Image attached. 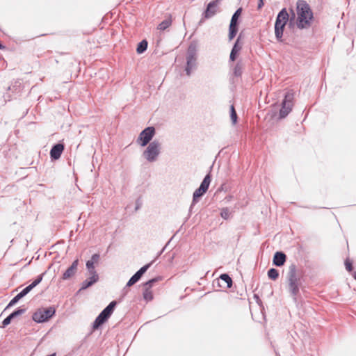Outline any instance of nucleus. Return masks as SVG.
<instances>
[{"instance_id":"f257e3e1","label":"nucleus","mask_w":356,"mask_h":356,"mask_svg":"<svg viewBox=\"0 0 356 356\" xmlns=\"http://www.w3.org/2000/svg\"><path fill=\"white\" fill-rule=\"evenodd\" d=\"M297 27L300 29H308L311 26L314 18L313 12L309 5L304 0H298L296 3Z\"/></svg>"},{"instance_id":"ea45409f","label":"nucleus","mask_w":356,"mask_h":356,"mask_svg":"<svg viewBox=\"0 0 356 356\" xmlns=\"http://www.w3.org/2000/svg\"><path fill=\"white\" fill-rule=\"evenodd\" d=\"M291 13H292V16H291V21L292 19H295V17H296L295 13H294V11H293V10H291Z\"/></svg>"},{"instance_id":"cd10ccee","label":"nucleus","mask_w":356,"mask_h":356,"mask_svg":"<svg viewBox=\"0 0 356 356\" xmlns=\"http://www.w3.org/2000/svg\"><path fill=\"white\" fill-rule=\"evenodd\" d=\"M143 296V298L146 301H150L153 299V293H152V291H151V289L144 288Z\"/></svg>"},{"instance_id":"58836bf2","label":"nucleus","mask_w":356,"mask_h":356,"mask_svg":"<svg viewBox=\"0 0 356 356\" xmlns=\"http://www.w3.org/2000/svg\"><path fill=\"white\" fill-rule=\"evenodd\" d=\"M140 200H137L136 201V210H138L140 207Z\"/></svg>"},{"instance_id":"1a4fd4ad","label":"nucleus","mask_w":356,"mask_h":356,"mask_svg":"<svg viewBox=\"0 0 356 356\" xmlns=\"http://www.w3.org/2000/svg\"><path fill=\"white\" fill-rule=\"evenodd\" d=\"M155 134V129L154 127H148L143 130L137 139V143L142 147L149 144L151 140Z\"/></svg>"},{"instance_id":"c9c22d12","label":"nucleus","mask_w":356,"mask_h":356,"mask_svg":"<svg viewBox=\"0 0 356 356\" xmlns=\"http://www.w3.org/2000/svg\"><path fill=\"white\" fill-rule=\"evenodd\" d=\"M345 265H346V270L348 272H350L352 270V269H353L352 264L350 261L346 260V262H345Z\"/></svg>"},{"instance_id":"4c0bfd02","label":"nucleus","mask_w":356,"mask_h":356,"mask_svg":"<svg viewBox=\"0 0 356 356\" xmlns=\"http://www.w3.org/2000/svg\"><path fill=\"white\" fill-rule=\"evenodd\" d=\"M264 1L263 0H259L257 8L259 10L261 9L264 6Z\"/></svg>"},{"instance_id":"7ed1b4c3","label":"nucleus","mask_w":356,"mask_h":356,"mask_svg":"<svg viewBox=\"0 0 356 356\" xmlns=\"http://www.w3.org/2000/svg\"><path fill=\"white\" fill-rule=\"evenodd\" d=\"M197 44L191 42L188 47L186 53V66L185 71L188 76H190L191 72L196 68L197 66Z\"/></svg>"},{"instance_id":"0eeeda50","label":"nucleus","mask_w":356,"mask_h":356,"mask_svg":"<svg viewBox=\"0 0 356 356\" xmlns=\"http://www.w3.org/2000/svg\"><path fill=\"white\" fill-rule=\"evenodd\" d=\"M54 307L41 308L33 313L32 318L36 323H43L48 321L55 314Z\"/></svg>"},{"instance_id":"a19ab883","label":"nucleus","mask_w":356,"mask_h":356,"mask_svg":"<svg viewBox=\"0 0 356 356\" xmlns=\"http://www.w3.org/2000/svg\"><path fill=\"white\" fill-rule=\"evenodd\" d=\"M5 48V47L0 43V49H3Z\"/></svg>"},{"instance_id":"4468645a","label":"nucleus","mask_w":356,"mask_h":356,"mask_svg":"<svg viewBox=\"0 0 356 356\" xmlns=\"http://www.w3.org/2000/svg\"><path fill=\"white\" fill-rule=\"evenodd\" d=\"M64 150V145L62 143H58L54 145L51 151H50V156L51 159L57 160L58 159L63 152Z\"/></svg>"},{"instance_id":"a211bd4d","label":"nucleus","mask_w":356,"mask_h":356,"mask_svg":"<svg viewBox=\"0 0 356 356\" xmlns=\"http://www.w3.org/2000/svg\"><path fill=\"white\" fill-rule=\"evenodd\" d=\"M285 24H283V23H278L277 22H275V37H276V39L278 40V41H282V36H283V31H284V29L285 27Z\"/></svg>"},{"instance_id":"9b49d317","label":"nucleus","mask_w":356,"mask_h":356,"mask_svg":"<svg viewBox=\"0 0 356 356\" xmlns=\"http://www.w3.org/2000/svg\"><path fill=\"white\" fill-rule=\"evenodd\" d=\"M219 4L220 2L218 0H214L209 3L206 10L203 13V17L204 19H209L213 17L219 11Z\"/></svg>"},{"instance_id":"dca6fc26","label":"nucleus","mask_w":356,"mask_h":356,"mask_svg":"<svg viewBox=\"0 0 356 356\" xmlns=\"http://www.w3.org/2000/svg\"><path fill=\"white\" fill-rule=\"evenodd\" d=\"M31 290L26 286L20 293L15 296L8 303L7 308L15 305L21 298L27 295Z\"/></svg>"},{"instance_id":"e433bc0d","label":"nucleus","mask_w":356,"mask_h":356,"mask_svg":"<svg viewBox=\"0 0 356 356\" xmlns=\"http://www.w3.org/2000/svg\"><path fill=\"white\" fill-rule=\"evenodd\" d=\"M99 259V255L98 254H94L92 256L91 259L90 261H93V264H94L95 262L98 261Z\"/></svg>"},{"instance_id":"5701e85b","label":"nucleus","mask_w":356,"mask_h":356,"mask_svg":"<svg viewBox=\"0 0 356 356\" xmlns=\"http://www.w3.org/2000/svg\"><path fill=\"white\" fill-rule=\"evenodd\" d=\"M147 48V42L145 40H142L138 44L136 51L138 54H140L145 52Z\"/></svg>"},{"instance_id":"f03ea898","label":"nucleus","mask_w":356,"mask_h":356,"mask_svg":"<svg viewBox=\"0 0 356 356\" xmlns=\"http://www.w3.org/2000/svg\"><path fill=\"white\" fill-rule=\"evenodd\" d=\"M288 290L295 302L297 300V296L300 292L301 286L300 278L297 275V268L295 264H291L287 273Z\"/></svg>"},{"instance_id":"72a5a7b5","label":"nucleus","mask_w":356,"mask_h":356,"mask_svg":"<svg viewBox=\"0 0 356 356\" xmlns=\"http://www.w3.org/2000/svg\"><path fill=\"white\" fill-rule=\"evenodd\" d=\"M25 312H26V309L18 308L17 309L14 311L13 313H11L10 315L14 318L19 315L24 314Z\"/></svg>"},{"instance_id":"b1692460","label":"nucleus","mask_w":356,"mask_h":356,"mask_svg":"<svg viewBox=\"0 0 356 356\" xmlns=\"http://www.w3.org/2000/svg\"><path fill=\"white\" fill-rule=\"evenodd\" d=\"M86 268L89 272L90 276H95V275H97L95 269V265L93 264V261H88L86 262Z\"/></svg>"},{"instance_id":"f704fd0d","label":"nucleus","mask_w":356,"mask_h":356,"mask_svg":"<svg viewBox=\"0 0 356 356\" xmlns=\"http://www.w3.org/2000/svg\"><path fill=\"white\" fill-rule=\"evenodd\" d=\"M13 319V318L11 316V315L10 314L9 316H8L2 322V327H5L6 326L8 325L11 321Z\"/></svg>"},{"instance_id":"6ab92c4d","label":"nucleus","mask_w":356,"mask_h":356,"mask_svg":"<svg viewBox=\"0 0 356 356\" xmlns=\"http://www.w3.org/2000/svg\"><path fill=\"white\" fill-rule=\"evenodd\" d=\"M289 18V15L287 13L286 8H283L281 10V11L278 13L276 21L278 23H283L286 24Z\"/></svg>"},{"instance_id":"9d476101","label":"nucleus","mask_w":356,"mask_h":356,"mask_svg":"<svg viewBox=\"0 0 356 356\" xmlns=\"http://www.w3.org/2000/svg\"><path fill=\"white\" fill-rule=\"evenodd\" d=\"M242 12V8H238L233 14L229 27V40H232L238 31V19Z\"/></svg>"},{"instance_id":"2f4dec72","label":"nucleus","mask_w":356,"mask_h":356,"mask_svg":"<svg viewBox=\"0 0 356 356\" xmlns=\"http://www.w3.org/2000/svg\"><path fill=\"white\" fill-rule=\"evenodd\" d=\"M230 215H231V213L228 208H223L221 210L220 216L225 220H227L228 218H229Z\"/></svg>"},{"instance_id":"393cba45","label":"nucleus","mask_w":356,"mask_h":356,"mask_svg":"<svg viewBox=\"0 0 356 356\" xmlns=\"http://www.w3.org/2000/svg\"><path fill=\"white\" fill-rule=\"evenodd\" d=\"M172 24V21L170 19H166L165 20H163V22H161L159 26H158V29H159L160 31H164L167 28H168Z\"/></svg>"},{"instance_id":"f3484780","label":"nucleus","mask_w":356,"mask_h":356,"mask_svg":"<svg viewBox=\"0 0 356 356\" xmlns=\"http://www.w3.org/2000/svg\"><path fill=\"white\" fill-rule=\"evenodd\" d=\"M99 280L98 275H95V276H90L89 278L86 279L81 283V287L80 290H85L88 287L91 286L92 284L96 283Z\"/></svg>"},{"instance_id":"39448f33","label":"nucleus","mask_w":356,"mask_h":356,"mask_svg":"<svg viewBox=\"0 0 356 356\" xmlns=\"http://www.w3.org/2000/svg\"><path fill=\"white\" fill-rule=\"evenodd\" d=\"M117 302L113 300L111 302L109 305L102 311V312L98 315L93 323L94 329H97L100 325H102L108 320V318L113 314Z\"/></svg>"},{"instance_id":"bb28decb","label":"nucleus","mask_w":356,"mask_h":356,"mask_svg":"<svg viewBox=\"0 0 356 356\" xmlns=\"http://www.w3.org/2000/svg\"><path fill=\"white\" fill-rule=\"evenodd\" d=\"M268 276L273 280H276L279 277L278 270L275 268H270L268 271Z\"/></svg>"},{"instance_id":"4be33fe9","label":"nucleus","mask_w":356,"mask_h":356,"mask_svg":"<svg viewBox=\"0 0 356 356\" xmlns=\"http://www.w3.org/2000/svg\"><path fill=\"white\" fill-rule=\"evenodd\" d=\"M211 182V176L209 174L207 175L202 181L200 188L202 191H207Z\"/></svg>"},{"instance_id":"473e14b6","label":"nucleus","mask_w":356,"mask_h":356,"mask_svg":"<svg viewBox=\"0 0 356 356\" xmlns=\"http://www.w3.org/2000/svg\"><path fill=\"white\" fill-rule=\"evenodd\" d=\"M159 277L153 278L144 284V288L151 289L153 284L159 280Z\"/></svg>"},{"instance_id":"f8f14e48","label":"nucleus","mask_w":356,"mask_h":356,"mask_svg":"<svg viewBox=\"0 0 356 356\" xmlns=\"http://www.w3.org/2000/svg\"><path fill=\"white\" fill-rule=\"evenodd\" d=\"M151 264H147L140 268L128 281L127 286H131L136 283L142 277V275L149 269Z\"/></svg>"},{"instance_id":"412c9836","label":"nucleus","mask_w":356,"mask_h":356,"mask_svg":"<svg viewBox=\"0 0 356 356\" xmlns=\"http://www.w3.org/2000/svg\"><path fill=\"white\" fill-rule=\"evenodd\" d=\"M206 192L207 191L204 190L202 191L200 187L195 191L193 195V202L191 206V209L198 201L197 199L202 197Z\"/></svg>"},{"instance_id":"6e6552de","label":"nucleus","mask_w":356,"mask_h":356,"mask_svg":"<svg viewBox=\"0 0 356 356\" xmlns=\"http://www.w3.org/2000/svg\"><path fill=\"white\" fill-rule=\"evenodd\" d=\"M293 93L287 92L284 96V99L282 103V108L280 111V118H284L291 111L293 104Z\"/></svg>"},{"instance_id":"aec40b11","label":"nucleus","mask_w":356,"mask_h":356,"mask_svg":"<svg viewBox=\"0 0 356 356\" xmlns=\"http://www.w3.org/2000/svg\"><path fill=\"white\" fill-rule=\"evenodd\" d=\"M238 41H239V38H238V39L236 40V42L234 44V47H232V49L231 51L230 56H229V59L232 61H234L235 60V59L236 58V56H237L238 53L241 49V46L239 45Z\"/></svg>"},{"instance_id":"a878e982","label":"nucleus","mask_w":356,"mask_h":356,"mask_svg":"<svg viewBox=\"0 0 356 356\" xmlns=\"http://www.w3.org/2000/svg\"><path fill=\"white\" fill-rule=\"evenodd\" d=\"M220 279L227 284V288H230L232 285V280L227 274H222Z\"/></svg>"},{"instance_id":"ddd939ff","label":"nucleus","mask_w":356,"mask_h":356,"mask_svg":"<svg viewBox=\"0 0 356 356\" xmlns=\"http://www.w3.org/2000/svg\"><path fill=\"white\" fill-rule=\"evenodd\" d=\"M79 264V260H74L72 265L65 270V272L62 275V279L63 280H68L74 276L77 270V267Z\"/></svg>"},{"instance_id":"c756f323","label":"nucleus","mask_w":356,"mask_h":356,"mask_svg":"<svg viewBox=\"0 0 356 356\" xmlns=\"http://www.w3.org/2000/svg\"><path fill=\"white\" fill-rule=\"evenodd\" d=\"M243 72V66L241 63H237L234 68V74L236 76H241Z\"/></svg>"},{"instance_id":"79ce46f5","label":"nucleus","mask_w":356,"mask_h":356,"mask_svg":"<svg viewBox=\"0 0 356 356\" xmlns=\"http://www.w3.org/2000/svg\"><path fill=\"white\" fill-rule=\"evenodd\" d=\"M56 353H52V354L47 355V356H56Z\"/></svg>"},{"instance_id":"2eb2a0df","label":"nucleus","mask_w":356,"mask_h":356,"mask_svg":"<svg viewBox=\"0 0 356 356\" xmlns=\"http://www.w3.org/2000/svg\"><path fill=\"white\" fill-rule=\"evenodd\" d=\"M286 256L282 252H276L274 254L273 263L276 266H282L286 261Z\"/></svg>"},{"instance_id":"20e7f679","label":"nucleus","mask_w":356,"mask_h":356,"mask_svg":"<svg viewBox=\"0 0 356 356\" xmlns=\"http://www.w3.org/2000/svg\"><path fill=\"white\" fill-rule=\"evenodd\" d=\"M161 149V143L158 140H153L147 145L143 153V156L148 162H154L158 159Z\"/></svg>"},{"instance_id":"7c9ffc66","label":"nucleus","mask_w":356,"mask_h":356,"mask_svg":"<svg viewBox=\"0 0 356 356\" xmlns=\"http://www.w3.org/2000/svg\"><path fill=\"white\" fill-rule=\"evenodd\" d=\"M230 118L232 123L234 124L237 122V114L233 105L230 107Z\"/></svg>"},{"instance_id":"423d86ee","label":"nucleus","mask_w":356,"mask_h":356,"mask_svg":"<svg viewBox=\"0 0 356 356\" xmlns=\"http://www.w3.org/2000/svg\"><path fill=\"white\" fill-rule=\"evenodd\" d=\"M117 302L113 300L111 302L109 305L102 311V312L98 315L93 323L94 329H97L100 325H102L108 320V318L113 314Z\"/></svg>"},{"instance_id":"c85d7f7f","label":"nucleus","mask_w":356,"mask_h":356,"mask_svg":"<svg viewBox=\"0 0 356 356\" xmlns=\"http://www.w3.org/2000/svg\"><path fill=\"white\" fill-rule=\"evenodd\" d=\"M44 275V273L40 274L37 277V278L29 286H27L31 290H32L34 287H35L38 284H39L43 278V275Z\"/></svg>"}]
</instances>
